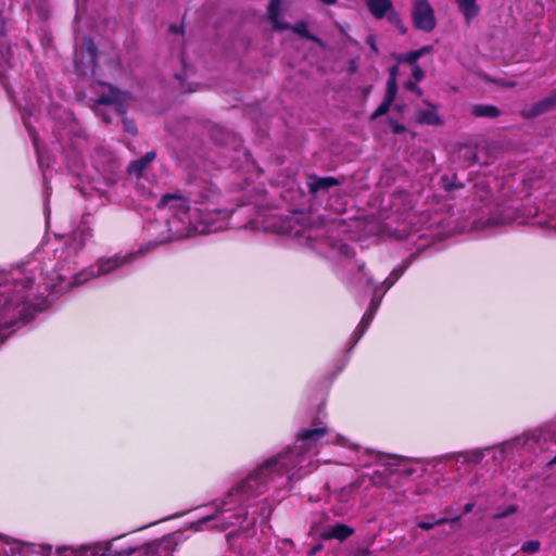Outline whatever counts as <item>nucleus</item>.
Wrapping results in <instances>:
<instances>
[{
  "instance_id": "1",
  "label": "nucleus",
  "mask_w": 556,
  "mask_h": 556,
  "mask_svg": "<svg viewBox=\"0 0 556 556\" xmlns=\"http://www.w3.org/2000/svg\"><path fill=\"white\" fill-rule=\"evenodd\" d=\"M182 539L184 533L174 532L147 544H126L113 549V545L118 538L78 547L60 546L54 548L52 545L29 544L0 535V556H15L16 554L21 556H51L53 554L61 555L66 552L72 553L74 556H131L132 554H138L139 556H162L178 552V545L182 542Z\"/></svg>"
},
{
  "instance_id": "2",
  "label": "nucleus",
  "mask_w": 556,
  "mask_h": 556,
  "mask_svg": "<svg viewBox=\"0 0 556 556\" xmlns=\"http://www.w3.org/2000/svg\"><path fill=\"white\" fill-rule=\"evenodd\" d=\"M277 472L278 459L273 456L228 492L217 514L212 518L215 526L222 530L237 528L227 534V540L237 533L248 532L254 526L255 517L248 511L244 504L250 497L263 493Z\"/></svg>"
},
{
  "instance_id": "3",
  "label": "nucleus",
  "mask_w": 556,
  "mask_h": 556,
  "mask_svg": "<svg viewBox=\"0 0 556 556\" xmlns=\"http://www.w3.org/2000/svg\"><path fill=\"white\" fill-rule=\"evenodd\" d=\"M31 279L21 269L0 273V343L4 340V329L16 324L17 320H28L34 312L45 306V300L33 303L28 290Z\"/></svg>"
},
{
  "instance_id": "4",
  "label": "nucleus",
  "mask_w": 556,
  "mask_h": 556,
  "mask_svg": "<svg viewBox=\"0 0 556 556\" xmlns=\"http://www.w3.org/2000/svg\"><path fill=\"white\" fill-rule=\"evenodd\" d=\"M142 250L134 253H127L125 255H115L112 257L100 258L98 261L97 271L93 268H86L72 277V281L67 285L68 287L79 286L84 282L102 275H109L119 269L124 265L128 264L137 254L141 253Z\"/></svg>"
},
{
  "instance_id": "5",
  "label": "nucleus",
  "mask_w": 556,
  "mask_h": 556,
  "mask_svg": "<svg viewBox=\"0 0 556 556\" xmlns=\"http://www.w3.org/2000/svg\"><path fill=\"white\" fill-rule=\"evenodd\" d=\"M229 213L227 210H216L194 212L190 223L194 231L204 232H216L224 230L228 227Z\"/></svg>"
},
{
  "instance_id": "6",
  "label": "nucleus",
  "mask_w": 556,
  "mask_h": 556,
  "mask_svg": "<svg viewBox=\"0 0 556 556\" xmlns=\"http://www.w3.org/2000/svg\"><path fill=\"white\" fill-rule=\"evenodd\" d=\"M127 93L118 90H111L109 96H102L96 101L97 114L101 115L104 122L111 121V115H124L126 113Z\"/></svg>"
},
{
  "instance_id": "7",
  "label": "nucleus",
  "mask_w": 556,
  "mask_h": 556,
  "mask_svg": "<svg viewBox=\"0 0 556 556\" xmlns=\"http://www.w3.org/2000/svg\"><path fill=\"white\" fill-rule=\"evenodd\" d=\"M412 21L416 29L431 33L437 26L434 11L428 0H413Z\"/></svg>"
},
{
  "instance_id": "8",
  "label": "nucleus",
  "mask_w": 556,
  "mask_h": 556,
  "mask_svg": "<svg viewBox=\"0 0 556 556\" xmlns=\"http://www.w3.org/2000/svg\"><path fill=\"white\" fill-rule=\"evenodd\" d=\"M329 433V429L326 426H321L319 416L315 417L312 422L311 429H304L299 431L296 439L301 443L300 448L302 451H309L315 447L317 442Z\"/></svg>"
},
{
  "instance_id": "9",
  "label": "nucleus",
  "mask_w": 556,
  "mask_h": 556,
  "mask_svg": "<svg viewBox=\"0 0 556 556\" xmlns=\"http://www.w3.org/2000/svg\"><path fill=\"white\" fill-rule=\"evenodd\" d=\"M249 227L255 231L275 236L278 227L276 208H261L256 216L250 222Z\"/></svg>"
},
{
  "instance_id": "10",
  "label": "nucleus",
  "mask_w": 556,
  "mask_h": 556,
  "mask_svg": "<svg viewBox=\"0 0 556 556\" xmlns=\"http://www.w3.org/2000/svg\"><path fill=\"white\" fill-rule=\"evenodd\" d=\"M556 109V88L551 91L549 94L542 98L540 101L533 103L528 112L526 113L527 117H536L547 112L554 111Z\"/></svg>"
},
{
  "instance_id": "11",
  "label": "nucleus",
  "mask_w": 556,
  "mask_h": 556,
  "mask_svg": "<svg viewBox=\"0 0 556 556\" xmlns=\"http://www.w3.org/2000/svg\"><path fill=\"white\" fill-rule=\"evenodd\" d=\"M370 14L377 18H389L391 13H394L393 3L391 0H364Z\"/></svg>"
},
{
  "instance_id": "12",
  "label": "nucleus",
  "mask_w": 556,
  "mask_h": 556,
  "mask_svg": "<svg viewBox=\"0 0 556 556\" xmlns=\"http://www.w3.org/2000/svg\"><path fill=\"white\" fill-rule=\"evenodd\" d=\"M341 182L334 177H319L312 174L307 177V187L312 194H317L319 191H327L332 187L339 186Z\"/></svg>"
},
{
  "instance_id": "13",
  "label": "nucleus",
  "mask_w": 556,
  "mask_h": 556,
  "mask_svg": "<svg viewBox=\"0 0 556 556\" xmlns=\"http://www.w3.org/2000/svg\"><path fill=\"white\" fill-rule=\"evenodd\" d=\"M378 292H379V288H376L375 289V292H374V296L370 301V304H369V307L367 308V311L365 312V314L363 315L357 328H356V331L359 333V336H362L366 329L368 328V326L370 325V323L374 319V316L380 305V302H381V296L379 298L378 296Z\"/></svg>"
},
{
  "instance_id": "14",
  "label": "nucleus",
  "mask_w": 556,
  "mask_h": 556,
  "mask_svg": "<svg viewBox=\"0 0 556 556\" xmlns=\"http://www.w3.org/2000/svg\"><path fill=\"white\" fill-rule=\"evenodd\" d=\"M355 530L344 523H336L333 526H328L324 531L321 536L326 540L336 539L340 542L346 540L351 535H353Z\"/></svg>"
},
{
  "instance_id": "15",
  "label": "nucleus",
  "mask_w": 556,
  "mask_h": 556,
  "mask_svg": "<svg viewBox=\"0 0 556 556\" xmlns=\"http://www.w3.org/2000/svg\"><path fill=\"white\" fill-rule=\"evenodd\" d=\"M287 28H290L294 34L299 35L300 37L302 38H305L307 40H311L315 43H317L318 46L320 47H324L325 46V42L317 36L313 35L309 30H308V25L306 22L304 21H299L296 23H294L293 25L289 26L288 24H285V23H281L280 22V30L281 29H287Z\"/></svg>"
},
{
  "instance_id": "16",
  "label": "nucleus",
  "mask_w": 556,
  "mask_h": 556,
  "mask_svg": "<svg viewBox=\"0 0 556 556\" xmlns=\"http://www.w3.org/2000/svg\"><path fill=\"white\" fill-rule=\"evenodd\" d=\"M456 3L467 24H470L471 21L478 16L480 9L477 4V0H456Z\"/></svg>"
},
{
  "instance_id": "17",
  "label": "nucleus",
  "mask_w": 556,
  "mask_h": 556,
  "mask_svg": "<svg viewBox=\"0 0 556 556\" xmlns=\"http://www.w3.org/2000/svg\"><path fill=\"white\" fill-rule=\"evenodd\" d=\"M471 113L478 118H496L501 115L500 109L493 104H476Z\"/></svg>"
},
{
  "instance_id": "18",
  "label": "nucleus",
  "mask_w": 556,
  "mask_h": 556,
  "mask_svg": "<svg viewBox=\"0 0 556 556\" xmlns=\"http://www.w3.org/2000/svg\"><path fill=\"white\" fill-rule=\"evenodd\" d=\"M155 159V152H148L143 157L131 162L128 165V173L130 175L140 176L146 166Z\"/></svg>"
},
{
  "instance_id": "19",
  "label": "nucleus",
  "mask_w": 556,
  "mask_h": 556,
  "mask_svg": "<svg viewBox=\"0 0 556 556\" xmlns=\"http://www.w3.org/2000/svg\"><path fill=\"white\" fill-rule=\"evenodd\" d=\"M458 157L464 166H472L478 162L477 149L471 146H462L458 151Z\"/></svg>"
},
{
  "instance_id": "20",
  "label": "nucleus",
  "mask_w": 556,
  "mask_h": 556,
  "mask_svg": "<svg viewBox=\"0 0 556 556\" xmlns=\"http://www.w3.org/2000/svg\"><path fill=\"white\" fill-rule=\"evenodd\" d=\"M458 520H459V517L447 519V518H435L433 515H428V516H425L424 520H420L417 525L420 529L431 530L435 526L444 525L447 522H456Z\"/></svg>"
},
{
  "instance_id": "21",
  "label": "nucleus",
  "mask_w": 556,
  "mask_h": 556,
  "mask_svg": "<svg viewBox=\"0 0 556 556\" xmlns=\"http://www.w3.org/2000/svg\"><path fill=\"white\" fill-rule=\"evenodd\" d=\"M417 122L421 125L437 126V125H441L442 119L437 113H434L432 111L424 110L418 113Z\"/></svg>"
},
{
  "instance_id": "22",
  "label": "nucleus",
  "mask_w": 556,
  "mask_h": 556,
  "mask_svg": "<svg viewBox=\"0 0 556 556\" xmlns=\"http://www.w3.org/2000/svg\"><path fill=\"white\" fill-rule=\"evenodd\" d=\"M393 59L396 60L397 63H407L412 67L415 65H419L417 61L419 60V56L416 52V50L409 51L407 53H395L393 54Z\"/></svg>"
},
{
  "instance_id": "23",
  "label": "nucleus",
  "mask_w": 556,
  "mask_h": 556,
  "mask_svg": "<svg viewBox=\"0 0 556 556\" xmlns=\"http://www.w3.org/2000/svg\"><path fill=\"white\" fill-rule=\"evenodd\" d=\"M404 271L405 267L394 268L382 282L383 292L388 291L400 279Z\"/></svg>"
},
{
  "instance_id": "24",
  "label": "nucleus",
  "mask_w": 556,
  "mask_h": 556,
  "mask_svg": "<svg viewBox=\"0 0 556 556\" xmlns=\"http://www.w3.org/2000/svg\"><path fill=\"white\" fill-rule=\"evenodd\" d=\"M83 50L88 55L90 63L97 66L98 50L97 46L90 38L85 39Z\"/></svg>"
},
{
  "instance_id": "25",
  "label": "nucleus",
  "mask_w": 556,
  "mask_h": 556,
  "mask_svg": "<svg viewBox=\"0 0 556 556\" xmlns=\"http://www.w3.org/2000/svg\"><path fill=\"white\" fill-rule=\"evenodd\" d=\"M172 200H177V201L179 202V203H178V208H179V210H182V208H184L182 214H185V215H188V214H189V208H188V207H186V202H185L182 199L177 198V197H176V195H174V194H169V193L164 194V195L161 198V200H160V204H159V205H160V206H166V205L169 203V201H172Z\"/></svg>"
},
{
  "instance_id": "26",
  "label": "nucleus",
  "mask_w": 556,
  "mask_h": 556,
  "mask_svg": "<svg viewBox=\"0 0 556 556\" xmlns=\"http://www.w3.org/2000/svg\"><path fill=\"white\" fill-rule=\"evenodd\" d=\"M268 17L271 22L273 28L278 29V0H270Z\"/></svg>"
},
{
  "instance_id": "27",
  "label": "nucleus",
  "mask_w": 556,
  "mask_h": 556,
  "mask_svg": "<svg viewBox=\"0 0 556 556\" xmlns=\"http://www.w3.org/2000/svg\"><path fill=\"white\" fill-rule=\"evenodd\" d=\"M388 21L392 25H394L402 35H405L407 33V28L405 27V25L401 18V15L397 11H395L394 13H391Z\"/></svg>"
},
{
  "instance_id": "28",
  "label": "nucleus",
  "mask_w": 556,
  "mask_h": 556,
  "mask_svg": "<svg viewBox=\"0 0 556 556\" xmlns=\"http://www.w3.org/2000/svg\"><path fill=\"white\" fill-rule=\"evenodd\" d=\"M540 547H541L540 541L531 540V541L525 542L521 545L520 551L523 552V553H528V554H534V553H538L540 551Z\"/></svg>"
},
{
  "instance_id": "29",
  "label": "nucleus",
  "mask_w": 556,
  "mask_h": 556,
  "mask_svg": "<svg viewBox=\"0 0 556 556\" xmlns=\"http://www.w3.org/2000/svg\"><path fill=\"white\" fill-rule=\"evenodd\" d=\"M397 94V83L387 81L384 100L393 103Z\"/></svg>"
},
{
  "instance_id": "30",
  "label": "nucleus",
  "mask_w": 556,
  "mask_h": 556,
  "mask_svg": "<svg viewBox=\"0 0 556 556\" xmlns=\"http://www.w3.org/2000/svg\"><path fill=\"white\" fill-rule=\"evenodd\" d=\"M392 103L384 100L379 104V106L376 109V111L371 114V119H377L384 114H387L391 108Z\"/></svg>"
},
{
  "instance_id": "31",
  "label": "nucleus",
  "mask_w": 556,
  "mask_h": 556,
  "mask_svg": "<svg viewBox=\"0 0 556 556\" xmlns=\"http://www.w3.org/2000/svg\"><path fill=\"white\" fill-rule=\"evenodd\" d=\"M370 480H371L372 484L381 486L387 481V475L384 472L377 470V471H374V473L370 477Z\"/></svg>"
},
{
  "instance_id": "32",
  "label": "nucleus",
  "mask_w": 556,
  "mask_h": 556,
  "mask_svg": "<svg viewBox=\"0 0 556 556\" xmlns=\"http://www.w3.org/2000/svg\"><path fill=\"white\" fill-rule=\"evenodd\" d=\"M74 249H80L85 244V232L77 230L73 233Z\"/></svg>"
},
{
  "instance_id": "33",
  "label": "nucleus",
  "mask_w": 556,
  "mask_h": 556,
  "mask_svg": "<svg viewBox=\"0 0 556 556\" xmlns=\"http://www.w3.org/2000/svg\"><path fill=\"white\" fill-rule=\"evenodd\" d=\"M516 511H517V506L516 505H509L503 511L497 513L494 516V518L495 519H503V518H506V517L515 514Z\"/></svg>"
},
{
  "instance_id": "34",
  "label": "nucleus",
  "mask_w": 556,
  "mask_h": 556,
  "mask_svg": "<svg viewBox=\"0 0 556 556\" xmlns=\"http://www.w3.org/2000/svg\"><path fill=\"white\" fill-rule=\"evenodd\" d=\"M412 76L416 81H421L425 78V72L420 65H415L412 67Z\"/></svg>"
},
{
  "instance_id": "35",
  "label": "nucleus",
  "mask_w": 556,
  "mask_h": 556,
  "mask_svg": "<svg viewBox=\"0 0 556 556\" xmlns=\"http://www.w3.org/2000/svg\"><path fill=\"white\" fill-rule=\"evenodd\" d=\"M124 129L126 132L135 135L137 132V127L134 123V121H130L128 118H124Z\"/></svg>"
},
{
  "instance_id": "36",
  "label": "nucleus",
  "mask_w": 556,
  "mask_h": 556,
  "mask_svg": "<svg viewBox=\"0 0 556 556\" xmlns=\"http://www.w3.org/2000/svg\"><path fill=\"white\" fill-rule=\"evenodd\" d=\"M390 127L393 134L400 135L406 131V127L402 124H399L395 121H390Z\"/></svg>"
},
{
  "instance_id": "37",
  "label": "nucleus",
  "mask_w": 556,
  "mask_h": 556,
  "mask_svg": "<svg viewBox=\"0 0 556 556\" xmlns=\"http://www.w3.org/2000/svg\"><path fill=\"white\" fill-rule=\"evenodd\" d=\"M405 89L415 92L418 97L422 94L421 88H419L414 81H406L404 85Z\"/></svg>"
},
{
  "instance_id": "38",
  "label": "nucleus",
  "mask_w": 556,
  "mask_h": 556,
  "mask_svg": "<svg viewBox=\"0 0 556 556\" xmlns=\"http://www.w3.org/2000/svg\"><path fill=\"white\" fill-rule=\"evenodd\" d=\"M397 74H399V66L397 65L391 66L389 68L388 81L397 83L396 81Z\"/></svg>"
},
{
  "instance_id": "39",
  "label": "nucleus",
  "mask_w": 556,
  "mask_h": 556,
  "mask_svg": "<svg viewBox=\"0 0 556 556\" xmlns=\"http://www.w3.org/2000/svg\"><path fill=\"white\" fill-rule=\"evenodd\" d=\"M432 50H433V47L429 45V46H424V47L417 49L416 52L420 59L421 56L431 53Z\"/></svg>"
},
{
  "instance_id": "40",
  "label": "nucleus",
  "mask_w": 556,
  "mask_h": 556,
  "mask_svg": "<svg viewBox=\"0 0 556 556\" xmlns=\"http://www.w3.org/2000/svg\"><path fill=\"white\" fill-rule=\"evenodd\" d=\"M367 43L369 45V47L371 48V50H372L376 54H378V53H379V50H378V48H377V46H376V40H375V37H374V36H369V37L367 38Z\"/></svg>"
},
{
  "instance_id": "41",
  "label": "nucleus",
  "mask_w": 556,
  "mask_h": 556,
  "mask_svg": "<svg viewBox=\"0 0 556 556\" xmlns=\"http://www.w3.org/2000/svg\"><path fill=\"white\" fill-rule=\"evenodd\" d=\"M28 129H29V134H30L31 139H33V142H34V144L36 147L37 153L39 154L37 134L35 132V130L33 128H28Z\"/></svg>"
},
{
  "instance_id": "42",
  "label": "nucleus",
  "mask_w": 556,
  "mask_h": 556,
  "mask_svg": "<svg viewBox=\"0 0 556 556\" xmlns=\"http://www.w3.org/2000/svg\"><path fill=\"white\" fill-rule=\"evenodd\" d=\"M321 549H323V545L321 544H316L313 547H311V549L308 552V556H313V555L319 553Z\"/></svg>"
},
{
  "instance_id": "43",
  "label": "nucleus",
  "mask_w": 556,
  "mask_h": 556,
  "mask_svg": "<svg viewBox=\"0 0 556 556\" xmlns=\"http://www.w3.org/2000/svg\"><path fill=\"white\" fill-rule=\"evenodd\" d=\"M463 187H464V185L462 182L452 181L448 185H446V190H453V189H458V188H463Z\"/></svg>"
},
{
  "instance_id": "44",
  "label": "nucleus",
  "mask_w": 556,
  "mask_h": 556,
  "mask_svg": "<svg viewBox=\"0 0 556 556\" xmlns=\"http://www.w3.org/2000/svg\"><path fill=\"white\" fill-rule=\"evenodd\" d=\"M289 453H293V450L289 451ZM287 456H288V452H283V453H280V456H279V459H280V466L281 465H286V459H287Z\"/></svg>"
},
{
  "instance_id": "45",
  "label": "nucleus",
  "mask_w": 556,
  "mask_h": 556,
  "mask_svg": "<svg viewBox=\"0 0 556 556\" xmlns=\"http://www.w3.org/2000/svg\"><path fill=\"white\" fill-rule=\"evenodd\" d=\"M475 504L473 503H467L465 506H464V514H468L472 510Z\"/></svg>"
},
{
  "instance_id": "46",
  "label": "nucleus",
  "mask_w": 556,
  "mask_h": 556,
  "mask_svg": "<svg viewBox=\"0 0 556 556\" xmlns=\"http://www.w3.org/2000/svg\"><path fill=\"white\" fill-rule=\"evenodd\" d=\"M320 1L326 5H333L337 2V0H320Z\"/></svg>"
},
{
  "instance_id": "47",
  "label": "nucleus",
  "mask_w": 556,
  "mask_h": 556,
  "mask_svg": "<svg viewBox=\"0 0 556 556\" xmlns=\"http://www.w3.org/2000/svg\"><path fill=\"white\" fill-rule=\"evenodd\" d=\"M394 109L397 111V112H403L404 111V105H401V104H395Z\"/></svg>"
},
{
  "instance_id": "48",
  "label": "nucleus",
  "mask_w": 556,
  "mask_h": 556,
  "mask_svg": "<svg viewBox=\"0 0 556 556\" xmlns=\"http://www.w3.org/2000/svg\"><path fill=\"white\" fill-rule=\"evenodd\" d=\"M170 29L173 31H175V33H180L181 31V28H178V27H172Z\"/></svg>"
},
{
  "instance_id": "49",
  "label": "nucleus",
  "mask_w": 556,
  "mask_h": 556,
  "mask_svg": "<svg viewBox=\"0 0 556 556\" xmlns=\"http://www.w3.org/2000/svg\"><path fill=\"white\" fill-rule=\"evenodd\" d=\"M371 87H368L364 90V94L367 96L370 92Z\"/></svg>"
},
{
  "instance_id": "50",
  "label": "nucleus",
  "mask_w": 556,
  "mask_h": 556,
  "mask_svg": "<svg viewBox=\"0 0 556 556\" xmlns=\"http://www.w3.org/2000/svg\"><path fill=\"white\" fill-rule=\"evenodd\" d=\"M549 465H556V456L549 462Z\"/></svg>"
},
{
  "instance_id": "51",
  "label": "nucleus",
  "mask_w": 556,
  "mask_h": 556,
  "mask_svg": "<svg viewBox=\"0 0 556 556\" xmlns=\"http://www.w3.org/2000/svg\"><path fill=\"white\" fill-rule=\"evenodd\" d=\"M100 153H101V150L97 151L96 157H98V155H100Z\"/></svg>"
}]
</instances>
